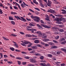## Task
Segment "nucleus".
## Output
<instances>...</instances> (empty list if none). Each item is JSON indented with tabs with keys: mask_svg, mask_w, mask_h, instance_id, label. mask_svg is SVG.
<instances>
[{
	"mask_svg": "<svg viewBox=\"0 0 66 66\" xmlns=\"http://www.w3.org/2000/svg\"><path fill=\"white\" fill-rule=\"evenodd\" d=\"M31 18H32V19H34V21H36V22H39V18L38 17H36V16H34L33 15H32L31 16ZM38 19V20H37Z\"/></svg>",
	"mask_w": 66,
	"mask_h": 66,
	"instance_id": "f257e3e1",
	"label": "nucleus"
},
{
	"mask_svg": "<svg viewBox=\"0 0 66 66\" xmlns=\"http://www.w3.org/2000/svg\"><path fill=\"white\" fill-rule=\"evenodd\" d=\"M38 34V36L39 37H42V36H45V35L44 33H42V32L40 31H37L36 32Z\"/></svg>",
	"mask_w": 66,
	"mask_h": 66,
	"instance_id": "f03ea898",
	"label": "nucleus"
},
{
	"mask_svg": "<svg viewBox=\"0 0 66 66\" xmlns=\"http://www.w3.org/2000/svg\"><path fill=\"white\" fill-rule=\"evenodd\" d=\"M29 43H30V42L26 41L23 42V44L21 43V44L23 46H26V45H27V44H28Z\"/></svg>",
	"mask_w": 66,
	"mask_h": 66,
	"instance_id": "7ed1b4c3",
	"label": "nucleus"
},
{
	"mask_svg": "<svg viewBox=\"0 0 66 66\" xmlns=\"http://www.w3.org/2000/svg\"><path fill=\"white\" fill-rule=\"evenodd\" d=\"M47 12H50V13L52 14H55V13H56V12H55V11L51 9L49 10L48 11H47Z\"/></svg>",
	"mask_w": 66,
	"mask_h": 66,
	"instance_id": "20e7f679",
	"label": "nucleus"
},
{
	"mask_svg": "<svg viewBox=\"0 0 66 66\" xmlns=\"http://www.w3.org/2000/svg\"><path fill=\"white\" fill-rule=\"evenodd\" d=\"M55 21H57V23L59 24L60 23V21H62L63 20L62 19V18H61L60 19H59L58 18H56L55 19Z\"/></svg>",
	"mask_w": 66,
	"mask_h": 66,
	"instance_id": "39448f33",
	"label": "nucleus"
},
{
	"mask_svg": "<svg viewBox=\"0 0 66 66\" xmlns=\"http://www.w3.org/2000/svg\"><path fill=\"white\" fill-rule=\"evenodd\" d=\"M41 26H43V27H44V28H48V29H50L51 28V27L47 26L45 24H41Z\"/></svg>",
	"mask_w": 66,
	"mask_h": 66,
	"instance_id": "423d86ee",
	"label": "nucleus"
},
{
	"mask_svg": "<svg viewBox=\"0 0 66 66\" xmlns=\"http://www.w3.org/2000/svg\"><path fill=\"white\" fill-rule=\"evenodd\" d=\"M51 3H52L51 1H50L48 0V2L47 3V5L48 6H51Z\"/></svg>",
	"mask_w": 66,
	"mask_h": 66,
	"instance_id": "0eeeda50",
	"label": "nucleus"
},
{
	"mask_svg": "<svg viewBox=\"0 0 66 66\" xmlns=\"http://www.w3.org/2000/svg\"><path fill=\"white\" fill-rule=\"evenodd\" d=\"M29 30H30V31H31V32L32 33H33L34 32V31H37V29L34 28H31Z\"/></svg>",
	"mask_w": 66,
	"mask_h": 66,
	"instance_id": "6e6552de",
	"label": "nucleus"
},
{
	"mask_svg": "<svg viewBox=\"0 0 66 66\" xmlns=\"http://www.w3.org/2000/svg\"><path fill=\"white\" fill-rule=\"evenodd\" d=\"M23 3H22L21 5V6L23 8H24L26 7V6H25L26 4H25V3L24 2H23Z\"/></svg>",
	"mask_w": 66,
	"mask_h": 66,
	"instance_id": "1a4fd4ad",
	"label": "nucleus"
},
{
	"mask_svg": "<svg viewBox=\"0 0 66 66\" xmlns=\"http://www.w3.org/2000/svg\"><path fill=\"white\" fill-rule=\"evenodd\" d=\"M31 47L32 49H34V50H35V49H37V46L35 45L32 46Z\"/></svg>",
	"mask_w": 66,
	"mask_h": 66,
	"instance_id": "9d476101",
	"label": "nucleus"
},
{
	"mask_svg": "<svg viewBox=\"0 0 66 66\" xmlns=\"http://www.w3.org/2000/svg\"><path fill=\"white\" fill-rule=\"evenodd\" d=\"M14 16L15 18L17 19V20H18V19H19L20 20H22L20 18H19V16Z\"/></svg>",
	"mask_w": 66,
	"mask_h": 66,
	"instance_id": "9b49d317",
	"label": "nucleus"
},
{
	"mask_svg": "<svg viewBox=\"0 0 66 66\" xmlns=\"http://www.w3.org/2000/svg\"><path fill=\"white\" fill-rule=\"evenodd\" d=\"M43 41L44 42H47L48 41H49V39H44L43 40Z\"/></svg>",
	"mask_w": 66,
	"mask_h": 66,
	"instance_id": "f8f14e48",
	"label": "nucleus"
},
{
	"mask_svg": "<svg viewBox=\"0 0 66 66\" xmlns=\"http://www.w3.org/2000/svg\"><path fill=\"white\" fill-rule=\"evenodd\" d=\"M34 43L35 44H38L39 43V41L38 40H36L34 41Z\"/></svg>",
	"mask_w": 66,
	"mask_h": 66,
	"instance_id": "ddd939ff",
	"label": "nucleus"
},
{
	"mask_svg": "<svg viewBox=\"0 0 66 66\" xmlns=\"http://www.w3.org/2000/svg\"><path fill=\"white\" fill-rule=\"evenodd\" d=\"M62 11H63L62 12V13L63 14H66V11L64 10V9H62L61 10Z\"/></svg>",
	"mask_w": 66,
	"mask_h": 66,
	"instance_id": "4468645a",
	"label": "nucleus"
},
{
	"mask_svg": "<svg viewBox=\"0 0 66 66\" xmlns=\"http://www.w3.org/2000/svg\"><path fill=\"white\" fill-rule=\"evenodd\" d=\"M26 36L27 37H32V35L30 34H27L26 35Z\"/></svg>",
	"mask_w": 66,
	"mask_h": 66,
	"instance_id": "2eb2a0df",
	"label": "nucleus"
},
{
	"mask_svg": "<svg viewBox=\"0 0 66 66\" xmlns=\"http://www.w3.org/2000/svg\"><path fill=\"white\" fill-rule=\"evenodd\" d=\"M59 32H64V30L63 29H59L58 30Z\"/></svg>",
	"mask_w": 66,
	"mask_h": 66,
	"instance_id": "dca6fc26",
	"label": "nucleus"
},
{
	"mask_svg": "<svg viewBox=\"0 0 66 66\" xmlns=\"http://www.w3.org/2000/svg\"><path fill=\"white\" fill-rule=\"evenodd\" d=\"M41 66H45L46 65V63H41L40 64Z\"/></svg>",
	"mask_w": 66,
	"mask_h": 66,
	"instance_id": "f3484780",
	"label": "nucleus"
},
{
	"mask_svg": "<svg viewBox=\"0 0 66 66\" xmlns=\"http://www.w3.org/2000/svg\"><path fill=\"white\" fill-rule=\"evenodd\" d=\"M61 44H62L63 45H64V44H66V41H63L61 42Z\"/></svg>",
	"mask_w": 66,
	"mask_h": 66,
	"instance_id": "a211bd4d",
	"label": "nucleus"
},
{
	"mask_svg": "<svg viewBox=\"0 0 66 66\" xmlns=\"http://www.w3.org/2000/svg\"><path fill=\"white\" fill-rule=\"evenodd\" d=\"M11 14L12 15H16V14H17V13L12 12H11Z\"/></svg>",
	"mask_w": 66,
	"mask_h": 66,
	"instance_id": "6ab92c4d",
	"label": "nucleus"
},
{
	"mask_svg": "<svg viewBox=\"0 0 66 66\" xmlns=\"http://www.w3.org/2000/svg\"><path fill=\"white\" fill-rule=\"evenodd\" d=\"M56 16L57 17H62V16H63V15L61 14H58L56 15Z\"/></svg>",
	"mask_w": 66,
	"mask_h": 66,
	"instance_id": "aec40b11",
	"label": "nucleus"
},
{
	"mask_svg": "<svg viewBox=\"0 0 66 66\" xmlns=\"http://www.w3.org/2000/svg\"><path fill=\"white\" fill-rule=\"evenodd\" d=\"M10 50H11L12 51H13L15 50V48H14L13 47H11V48H10Z\"/></svg>",
	"mask_w": 66,
	"mask_h": 66,
	"instance_id": "412c9836",
	"label": "nucleus"
},
{
	"mask_svg": "<svg viewBox=\"0 0 66 66\" xmlns=\"http://www.w3.org/2000/svg\"><path fill=\"white\" fill-rule=\"evenodd\" d=\"M21 19H22L25 22H26V21H27V20H26L24 19V18H23V17H21Z\"/></svg>",
	"mask_w": 66,
	"mask_h": 66,
	"instance_id": "4be33fe9",
	"label": "nucleus"
},
{
	"mask_svg": "<svg viewBox=\"0 0 66 66\" xmlns=\"http://www.w3.org/2000/svg\"><path fill=\"white\" fill-rule=\"evenodd\" d=\"M47 55L48 57H52V55L51 54H48Z\"/></svg>",
	"mask_w": 66,
	"mask_h": 66,
	"instance_id": "5701e85b",
	"label": "nucleus"
},
{
	"mask_svg": "<svg viewBox=\"0 0 66 66\" xmlns=\"http://www.w3.org/2000/svg\"><path fill=\"white\" fill-rule=\"evenodd\" d=\"M52 48H54V49H56L57 48V47L56 46H52Z\"/></svg>",
	"mask_w": 66,
	"mask_h": 66,
	"instance_id": "b1692460",
	"label": "nucleus"
},
{
	"mask_svg": "<svg viewBox=\"0 0 66 66\" xmlns=\"http://www.w3.org/2000/svg\"><path fill=\"white\" fill-rule=\"evenodd\" d=\"M32 37H37V36H35L33 34H32Z\"/></svg>",
	"mask_w": 66,
	"mask_h": 66,
	"instance_id": "393cba45",
	"label": "nucleus"
},
{
	"mask_svg": "<svg viewBox=\"0 0 66 66\" xmlns=\"http://www.w3.org/2000/svg\"><path fill=\"white\" fill-rule=\"evenodd\" d=\"M32 45V43H30V44L28 45V47H30Z\"/></svg>",
	"mask_w": 66,
	"mask_h": 66,
	"instance_id": "a878e982",
	"label": "nucleus"
},
{
	"mask_svg": "<svg viewBox=\"0 0 66 66\" xmlns=\"http://www.w3.org/2000/svg\"><path fill=\"white\" fill-rule=\"evenodd\" d=\"M35 13L36 15H39V12L37 11H35Z\"/></svg>",
	"mask_w": 66,
	"mask_h": 66,
	"instance_id": "bb28decb",
	"label": "nucleus"
},
{
	"mask_svg": "<svg viewBox=\"0 0 66 66\" xmlns=\"http://www.w3.org/2000/svg\"><path fill=\"white\" fill-rule=\"evenodd\" d=\"M11 23L13 24V25H14V24H15V22H14V21H11Z\"/></svg>",
	"mask_w": 66,
	"mask_h": 66,
	"instance_id": "cd10ccee",
	"label": "nucleus"
},
{
	"mask_svg": "<svg viewBox=\"0 0 66 66\" xmlns=\"http://www.w3.org/2000/svg\"><path fill=\"white\" fill-rule=\"evenodd\" d=\"M14 9H15V10H18V8L17 6H14Z\"/></svg>",
	"mask_w": 66,
	"mask_h": 66,
	"instance_id": "c85d7f7f",
	"label": "nucleus"
},
{
	"mask_svg": "<svg viewBox=\"0 0 66 66\" xmlns=\"http://www.w3.org/2000/svg\"><path fill=\"white\" fill-rule=\"evenodd\" d=\"M17 62L19 65H20L21 64V62L20 61H18Z\"/></svg>",
	"mask_w": 66,
	"mask_h": 66,
	"instance_id": "c756f323",
	"label": "nucleus"
},
{
	"mask_svg": "<svg viewBox=\"0 0 66 66\" xmlns=\"http://www.w3.org/2000/svg\"><path fill=\"white\" fill-rule=\"evenodd\" d=\"M13 45L14 46H15L17 48L18 47V45L17 44H13Z\"/></svg>",
	"mask_w": 66,
	"mask_h": 66,
	"instance_id": "7c9ffc66",
	"label": "nucleus"
},
{
	"mask_svg": "<svg viewBox=\"0 0 66 66\" xmlns=\"http://www.w3.org/2000/svg\"><path fill=\"white\" fill-rule=\"evenodd\" d=\"M61 50L63 51H64L65 52H66V49H65L61 48Z\"/></svg>",
	"mask_w": 66,
	"mask_h": 66,
	"instance_id": "2f4dec72",
	"label": "nucleus"
},
{
	"mask_svg": "<svg viewBox=\"0 0 66 66\" xmlns=\"http://www.w3.org/2000/svg\"><path fill=\"white\" fill-rule=\"evenodd\" d=\"M24 58L26 59H30V57L28 56L25 57Z\"/></svg>",
	"mask_w": 66,
	"mask_h": 66,
	"instance_id": "473e14b6",
	"label": "nucleus"
},
{
	"mask_svg": "<svg viewBox=\"0 0 66 66\" xmlns=\"http://www.w3.org/2000/svg\"><path fill=\"white\" fill-rule=\"evenodd\" d=\"M28 66H34V65L33 64H29L28 65Z\"/></svg>",
	"mask_w": 66,
	"mask_h": 66,
	"instance_id": "72a5a7b5",
	"label": "nucleus"
},
{
	"mask_svg": "<svg viewBox=\"0 0 66 66\" xmlns=\"http://www.w3.org/2000/svg\"><path fill=\"white\" fill-rule=\"evenodd\" d=\"M44 58V57L43 56H42L40 57V59L41 60H43Z\"/></svg>",
	"mask_w": 66,
	"mask_h": 66,
	"instance_id": "f704fd0d",
	"label": "nucleus"
},
{
	"mask_svg": "<svg viewBox=\"0 0 66 66\" xmlns=\"http://www.w3.org/2000/svg\"><path fill=\"white\" fill-rule=\"evenodd\" d=\"M35 10H37V11H40V10L37 8L35 7Z\"/></svg>",
	"mask_w": 66,
	"mask_h": 66,
	"instance_id": "c9c22d12",
	"label": "nucleus"
},
{
	"mask_svg": "<svg viewBox=\"0 0 66 66\" xmlns=\"http://www.w3.org/2000/svg\"><path fill=\"white\" fill-rule=\"evenodd\" d=\"M53 42L54 43H56L57 44V43H58V42H57V41H56L55 40H53Z\"/></svg>",
	"mask_w": 66,
	"mask_h": 66,
	"instance_id": "e433bc0d",
	"label": "nucleus"
},
{
	"mask_svg": "<svg viewBox=\"0 0 66 66\" xmlns=\"http://www.w3.org/2000/svg\"><path fill=\"white\" fill-rule=\"evenodd\" d=\"M0 14H3V12H2V10H1V9H0Z\"/></svg>",
	"mask_w": 66,
	"mask_h": 66,
	"instance_id": "4c0bfd02",
	"label": "nucleus"
},
{
	"mask_svg": "<svg viewBox=\"0 0 66 66\" xmlns=\"http://www.w3.org/2000/svg\"><path fill=\"white\" fill-rule=\"evenodd\" d=\"M48 44L50 45H53V43L52 42H49L48 43Z\"/></svg>",
	"mask_w": 66,
	"mask_h": 66,
	"instance_id": "58836bf2",
	"label": "nucleus"
},
{
	"mask_svg": "<svg viewBox=\"0 0 66 66\" xmlns=\"http://www.w3.org/2000/svg\"><path fill=\"white\" fill-rule=\"evenodd\" d=\"M37 62L35 60H33V61H32V63H35Z\"/></svg>",
	"mask_w": 66,
	"mask_h": 66,
	"instance_id": "ea45409f",
	"label": "nucleus"
},
{
	"mask_svg": "<svg viewBox=\"0 0 66 66\" xmlns=\"http://www.w3.org/2000/svg\"><path fill=\"white\" fill-rule=\"evenodd\" d=\"M33 59H31L30 60V62L32 63L33 62Z\"/></svg>",
	"mask_w": 66,
	"mask_h": 66,
	"instance_id": "a19ab883",
	"label": "nucleus"
},
{
	"mask_svg": "<svg viewBox=\"0 0 66 66\" xmlns=\"http://www.w3.org/2000/svg\"><path fill=\"white\" fill-rule=\"evenodd\" d=\"M0 55H1V58H2L3 57V55H2V53H0Z\"/></svg>",
	"mask_w": 66,
	"mask_h": 66,
	"instance_id": "79ce46f5",
	"label": "nucleus"
},
{
	"mask_svg": "<svg viewBox=\"0 0 66 66\" xmlns=\"http://www.w3.org/2000/svg\"><path fill=\"white\" fill-rule=\"evenodd\" d=\"M29 10L30 11H31L32 12H33V13H34V11H33V10H32V9H29Z\"/></svg>",
	"mask_w": 66,
	"mask_h": 66,
	"instance_id": "37998d69",
	"label": "nucleus"
},
{
	"mask_svg": "<svg viewBox=\"0 0 66 66\" xmlns=\"http://www.w3.org/2000/svg\"><path fill=\"white\" fill-rule=\"evenodd\" d=\"M61 66H65V63H62V64H61Z\"/></svg>",
	"mask_w": 66,
	"mask_h": 66,
	"instance_id": "c03bdc74",
	"label": "nucleus"
},
{
	"mask_svg": "<svg viewBox=\"0 0 66 66\" xmlns=\"http://www.w3.org/2000/svg\"><path fill=\"white\" fill-rule=\"evenodd\" d=\"M26 63H26V62H23L22 63V64H23V65H25L26 64Z\"/></svg>",
	"mask_w": 66,
	"mask_h": 66,
	"instance_id": "a18cd8bd",
	"label": "nucleus"
},
{
	"mask_svg": "<svg viewBox=\"0 0 66 66\" xmlns=\"http://www.w3.org/2000/svg\"><path fill=\"white\" fill-rule=\"evenodd\" d=\"M39 29H41V30H42L43 29V28L42 27V26H40V27H39Z\"/></svg>",
	"mask_w": 66,
	"mask_h": 66,
	"instance_id": "49530a36",
	"label": "nucleus"
},
{
	"mask_svg": "<svg viewBox=\"0 0 66 66\" xmlns=\"http://www.w3.org/2000/svg\"><path fill=\"white\" fill-rule=\"evenodd\" d=\"M46 47H47L49 46V44H45L44 45Z\"/></svg>",
	"mask_w": 66,
	"mask_h": 66,
	"instance_id": "de8ad7c7",
	"label": "nucleus"
},
{
	"mask_svg": "<svg viewBox=\"0 0 66 66\" xmlns=\"http://www.w3.org/2000/svg\"><path fill=\"white\" fill-rule=\"evenodd\" d=\"M29 53H35V52L34 51H33L32 52H30Z\"/></svg>",
	"mask_w": 66,
	"mask_h": 66,
	"instance_id": "09e8293b",
	"label": "nucleus"
},
{
	"mask_svg": "<svg viewBox=\"0 0 66 66\" xmlns=\"http://www.w3.org/2000/svg\"><path fill=\"white\" fill-rule=\"evenodd\" d=\"M4 57L5 58H6V57H7V56L6 55H4Z\"/></svg>",
	"mask_w": 66,
	"mask_h": 66,
	"instance_id": "8fccbe9b",
	"label": "nucleus"
},
{
	"mask_svg": "<svg viewBox=\"0 0 66 66\" xmlns=\"http://www.w3.org/2000/svg\"><path fill=\"white\" fill-rule=\"evenodd\" d=\"M30 26H33L34 27V26H35V25H34L33 24L30 23V24H29Z\"/></svg>",
	"mask_w": 66,
	"mask_h": 66,
	"instance_id": "3c124183",
	"label": "nucleus"
},
{
	"mask_svg": "<svg viewBox=\"0 0 66 66\" xmlns=\"http://www.w3.org/2000/svg\"><path fill=\"white\" fill-rule=\"evenodd\" d=\"M60 51H58L56 52V54H60Z\"/></svg>",
	"mask_w": 66,
	"mask_h": 66,
	"instance_id": "603ef678",
	"label": "nucleus"
},
{
	"mask_svg": "<svg viewBox=\"0 0 66 66\" xmlns=\"http://www.w3.org/2000/svg\"><path fill=\"white\" fill-rule=\"evenodd\" d=\"M9 20H13V18H11V17H9Z\"/></svg>",
	"mask_w": 66,
	"mask_h": 66,
	"instance_id": "864d4df0",
	"label": "nucleus"
},
{
	"mask_svg": "<svg viewBox=\"0 0 66 66\" xmlns=\"http://www.w3.org/2000/svg\"><path fill=\"white\" fill-rule=\"evenodd\" d=\"M41 44L42 45H45V43L43 42H41Z\"/></svg>",
	"mask_w": 66,
	"mask_h": 66,
	"instance_id": "5fc2aeb1",
	"label": "nucleus"
},
{
	"mask_svg": "<svg viewBox=\"0 0 66 66\" xmlns=\"http://www.w3.org/2000/svg\"><path fill=\"white\" fill-rule=\"evenodd\" d=\"M40 22H41V23H44V21H43V20H41L40 21Z\"/></svg>",
	"mask_w": 66,
	"mask_h": 66,
	"instance_id": "6e6d98bb",
	"label": "nucleus"
},
{
	"mask_svg": "<svg viewBox=\"0 0 66 66\" xmlns=\"http://www.w3.org/2000/svg\"><path fill=\"white\" fill-rule=\"evenodd\" d=\"M45 16V17H46V18H49V16L47 14H46Z\"/></svg>",
	"mask_w": 66,
	"mask_h": 66,
	"instance_id": "4d7b16f0",
	"label": "nucleus"
},
{
	"mask_svg": "<svg viewBox=\"0 0 66 66\" xmlns=\"http://www.w3.org/2000/svg\"><path fill=\"white\" fill-rule=\"evenodd\" d=\"M11 35H12V36H17V35H16L11 34Z\"/></svg>",
	"mask_w": 66,
	"mask_h": 66,
	"instance_id": "13d9d810",
	"label": "nucleus"
},
{
	"mask_svg": "<svg viewBox=\"0 0 66 66\" xmlns=\"http://www.w3.org/2000/svg\"><path fill=\"white\" fill-rule=\"evenodd\" d=\"M26 19L28 21H31V20L30 19H28V18H26Z\"/></svg>",
	"mask_w": 66,
	"mask_h": 66,
	"instance_id": "bf43d9fd",
	"label": "nucleus"
},
{
	"mask_svg": "<svg viewBox=\"0 0 66 66\" xmlns=\"http://www.w3.org/2000/svg\"><path fill=\"white\" fill-rule=\"evenodd\" d=\"M58 38H59V36H57V37H56L55 39H57Z\"/></svg>",
	"mask_w": 66,
	"mask_h": 66,
	"instance_id": "052dcab7",
	"label": "nucleus"
},
{
	"mask_svg": "<svg viewBox=\"0 0 66 66\" xmlns=\"http://www.w3.org/2000/svg\"><path fill=\"white\" fill-rule=\"evenodd\" d=\"M20 33L22 35H23V34H24V33L22 32H20Z\"/></svg>",
	"mask_w": 66,
	"mask_h": 66,
	"instance_id": "680f3d73",
	"label": "nucleus"
},
{
	"mask_svg": "<svg viewBox=\"0 0 66 66\" xmlns=\"http://www.w3.org/2000/svg\"><path fill=\"white\" fill-rule=\"evenodd\" d=\"M7 62L9 64H12V62L11 61H7Z\"/></svg>",
	"mask_w": 66,
	"mask_h": 66,
	"instance_id": "e2e57ef3",
	"label": "nucleus"
},
{
	"mask_svg": "<svg viewBox=\"0 0 66 66\" xmlns=\"http://www.w3.org/2000/svg\"><path fill=\"white\" fill-rule=\"evenodd\" d=\"M21 53H22V54H26V53L25 52H22Z\"/></svg>",
	"mask_w": 66,
	"mask_h": 66,
	"instance_id": "0e129e2a",
	"label": "nucleus"
},
{
	"mask_svg": "<svg viewBox=\"0 0 66 66\" xmlns=\"http://www.w3.org/2000/svg\"><path fill=\"white\" fill-rule=\"evenodd\" d=\"M46 20H47V21H49V18H47L46 19H45Z\"/></svg>",
	"mask_w": 66,
	"mask_h": 66,
	"instance_id": "69168bd1",
	"label": "nucleus"
},
{
	"mask_svg": "<svg viewBox=\"0 0 66 66\" xmlns=\"http://www.w3.org/2000/svg\"><path fill=\"white\" fill-rule=\"evenodd\" d=\"M30 28H31V27H30L29 26H28L27 27V29H30Z\"/></svg>",
	"mask_w": 66,
	"mask_h": 66,
	"instance_id": "338daca9",
	"label": "nucleus"
},
{
	"mask_svg": "<svg viewBox=\"0 0 66 66\" xmlns=\"http://www.w3.org/2000/svg\"><path fill=\"white\" fill-rule=\"evenodd\" d=\"M46 66H51V65H50V64H47Z\"/></svg>",
	"mask_w": 66,
	"mask_h": 66,
	"instance_id": "774afa93",
	"label": "nucleus"
}]
</instances>
